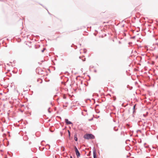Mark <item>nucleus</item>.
I'll return each instance as SVG.
<instances>
[{"mask_svg": "<svg viewBox=\"0 0 158 158\" xmlns=\"http://www.w3.org/2000/svg\"><path fill=\"white\" fill-rule=\"evenodd\" d=\"M65 122L67 124H72V123L70 121H69L68 119H66L65 120Z\"/></svg>", "mask_w": 158, "mask_h": 158, "instance_id": "obj_2", "label": "nucleus"}, {"mask_svg": "<svg viewBox=\"0 0 158 158\" xmlns=\"http://www.w3.org/2000/svg\"><path fill=\"white\" fill-rule=\"evenodd\" d=\"M68 133L69 134V136H70V132L69 131H68Z\"/></svg>", "mask_w": 158, "mask_h": 158, "instance_id": "obj_8", "label": "nucleus"}, {"mask_svg": "<svg viewBox=\"0 0 158 158\" xmlns=\"http://www.w3.org/2000/svg\"><path fill=\"white\" fill-rule=\"evenodd\" d=\"M70 158H73L72 156H71Z\"/></svg>", "mask_w": 158, "mask_h": 158, "instance_id": "obj_11", "label": "nucleus"}, {"mask_svg": "<svg viewBox=\"0 0 158 158\" xmlns=\"http://www.w3.org/2000/svg\"><path fill=\"white\" fill-rule=\"evenodd\" d=\"M76 155L77 157H78L80 156V153L79 151L78 152L77 151L76 152Z\"/></svg>", "mask_w": 158, "mask_h": 158, "instance_id": "obj_3", "label": "nucleus"}, {"mask_svg": "<svg viewBox=\"0 0 158 158\" xmlns=\"http://www.w3.org/2000/svg\"><path fill=\"white\" fill-rule=\"evenodd\" d=\"M74 149L75 150V152L77 151V152L78 151L77 148H76V146H74Z\"/></svg>", "mask_w": 158, "mask_h": 158, "instance_id": "obj_6", "label": "nucleus"}, {"mask_svg": "<svg viewBox=\"0 0 158 158\" xmlns=\"http://www.w3.org/2000/svg\"><path fill=\"white\" fill-rule=\"evenodd\" d=\"M93 156H94V158H97L96 153L95 152H94Z\"/></svg>", "mask_w": 158, "mask_h": 158, "instance_id": "obj_4", "label": "nucleus"}, {"mask_svg": "<svg viewBox=\"0 0 158 158\" xmlns=\"http://www.w3.org/2000/svg\"><path fill=\"white\" fill-rule=\"evenodd\" d=\"M135 106H133V109H135Z\"/></svg>", "mask_w": 158, "mask_h": 158, "instance_id": "obj_9", "label": "nucleus"}, {"mask_svg": "<svg viewBox=\"0 0 158 158\" xmlns=\"http://www.w3.org/2000/svg\"><path fill=\"white\" fill-rule=\"evenodd\" d=\"M94 136L91 134H86L84 136V138L86 139H94Z\"/></svg>", "mask_w": 158, "mask_h": 158, "instance_id": "obj_1", "label": "nucleus"}, {"mask_svg": "<svg viewBox=\"0 0 158 158\" xmlns=\"http://www.w3.org/2000/svg\"><path fill=\"white\" fill-rule=\"evenodd\" d=\"M82 60H83V61H85V58H84V59H82Z\"/></svg>", "mask_w": 158, "mask_h": 158, "instance_id": "obj_7", "label": "nucleus"}, {"mask_svg": "<svg viewBox=\"0 0 158 158\" xmlns=\"http://www.w3.org/2000/svg\"><path fill=\"white\" fill-rule=\"evenodd\" d=\"M46 147H47L48 146V147H49V145H47L46 146Z\"/></svg>", "mask_w": 158, "mask_h": 158, "instance_id": "obj_10", "label": "nucleus"}, {"mask_svg": "<svg viewBox=\"0 0 158 158\" xmlns=\"http://www.w3.org/2000/svg\"><path fill=\"white\" fill-rule=\"evenodd\" d=\"M74 138L75 140L76 141H77V138L76 135H75Z\"/></svg>", "mask_w": 158, "mask_h": 158, "instance_id": "obj_5", "label": "nucleus"}]
</instances>
